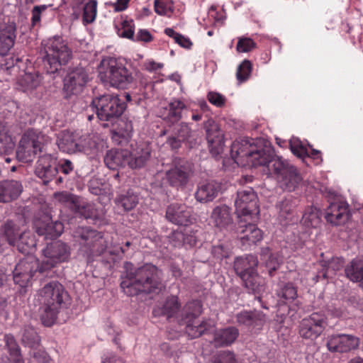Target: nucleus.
I'll use <instances>...</instances> for the list:
<instances>
[{
	"mask_svg": "<svg viewBox=\"0 0 363 363\" xmlns=\"http://www.w3.org/2000/svg\"><path fill=\"white\" fill-rule=\"evenodd\" d=\"M258 260L256 256L247 255L245 257H237L234 261V270L242 280L256 272Z\"/></svg>",
	"mask_w": 363,
	"mask_h": 363,
	"instance_id": "b1692460",
	"label": "nucleus"
},
{
	"mask_svg": "<svg viewBox=\"0 0 363 363\" xmlns=\"http://www.w3.org/2000/svg\"><path fill=\"white\" fill-rule=\"evenodd\" d=\"M276 295L280 304H287L297 298V288L291 282L281 283L276 290Z\"/></svg>",
	"mask_w": 363,
	"mask_h": 363,
	"instance_id": "473e14b6",
	"label": "nucleus"
},
{
	"mask_svg": "<svg viewBox=\"0 0 363 363\" xmlns=\"http://www.w3.org/2000/svg\"><path fill=\"white\" fill-rule=\"evenodd\" d=\"M98 144L94 135H82L77 138V152H84L87 155L96 152Z\"/></svg>",
	"mask_w": 363,
	"mask_h": 363,
	"instance_id": "e433bc0d",
	"label": "nucleus"
},
{
	"mask_svg": "<svg viewBox=\"0 0 363 363\" xmlns=\"http://www.w3.org/2000/svg\"><path fill=\"white\" fill-rule=\"evenodd\" d=\"M250 217L240 218L237 232L242 247L256 244L262 239V230L248 220Z\"/></svg>",
	"mask_w": 363,
	"mask_h": 363,
	"instance_id": "2eb2a0df",
	"label": "nucleus"
},
{
	"mask_svg": "<svg viewBox=\"0 0 363 363\" xmlns=\"http://www.w3.org/2000/svg\"><path fill=\"white\" fill-rule=\"evenodd\" d=\"M2 235L10 245L15 246L21 236L18 225L12 220H7L1 227Z\"/></svg>",
	"mask_w": 363,
	"mask_h": 363,
	"instance_id": "58836bf2",
	"label": "nucleus"
},
{
	"mask_svg": "<svg viewBox=\"0 0 363 363\" xmlns=\"http://www.w3.org/2000/svg\"><path fill=\"white\" fill-rule=\"evenodd\" d=\"M231 157L238 164H251L253 167H267L274 154L270 145L258 147L249 139H242L233 143Z\"/></svg>",
	"mask_w": 363,
	"mask_h": 363,
	"instance_id": "7ed1b4c3",
	"label": "nucleus"
},
{
	"mask_svg": "<svg viewBox=\"0 0 363 363\" xmlns=\"http://www.w3.org/2000/svg\"><path fill=\"white\" fill-rule=\"evenodd\" d=\"M242 281L248 291L254 294H261L266 290V281L257 271L242 279Z\"/></svg>",
	"mask_w": 363,
	"mask_h": 363,
	"instance_id": "c9c22d12",
	"label": "nucleus"
},
{
	"mask_svg": "<svg viewBox=\"0 0 363 363\" xmlns=\"http://www.w3.org/2000/svg\"><path fill=\"white\" fill-rule=\"evenodd\" d=\"M280 262L281 259L277 255H270L269 259L266 262V267L268 268L270 276H272L274 272L279 268Z\"/></svg>",
	"mask_w": 363,
	"mask_h": 363,
	"instance_id": "69168bd1",
	"label": "nucleus"
},
{
	"mask_svg": "<svg viewBox=\"0 0 363 363\" xmlns=\"http://www.w3.org/2000/svg\"><path fill=\"white\" fill-rule=\"evenodd\" d=\"M255 47V43L249 38H240L238 40L236 50L239 52L251 51Z\"/></svg>",
	"mask_w": 363,
	"mask_h": 363,
	"instance_id": "bf43d9fd",
	"label": "nucleus"
},
{
	"mask_svg": "<svg viewBox=\"0 0 363 363\" xmlns=\"http://www.w3.org/2000/svg\"><path fill=\"white\" fill-rule=\"evenodd\" d=\"M322 266L325 268V272L323 276L325 277H329L335 274V272L340 270L343 266V262L340 258H332L328 262H323Z\"/></svg>",
	"mask_w": 363,
	"mask_h": 363,
	"instance_id": "3c124183",
	"label": "nucleus"
},
{
	"mask_svg": "<svg viewBox=\"0 0 363 363\" xmlns=\"http://www.w3.org/2000/svg\"><path fill=\"white\" fill-rule=\"evenodd\" d=\"M40 265L38 260L33 256H28L21 259L16 265L13 272L21 273L24 280L32 279L34 274L38 270L40 272Z\"/></svg>",
	"mask_w": 363,
	"mask_h": 363,
	"instance_id": "7c9ffc66",
	"label": "nucleus"
},
{
	"mask_svg": "<svg viewBox=\"0 0 363 363\" xmlns=\"http://www.w3.org/2000/svg\"><path fill=\"white\" fill-rule=\"evenodd\" d=\"M48 9V6L45 4L35 6L31 11V19L30 24L32 27L39 26L41 21L42 12L45 11Z\"/></svg>",
	"mask_w": 363,
	"mask_h": 363,
	"instance_id": "13d9d810",
	"label": "nucleus"
},
{
	"mask_svg": "<svg viewBox=\"0 0 363 363\" xmlns=\"http://www.w3.org/2000/svg\"><path fill=\"white\" fill-rule=\"evenodd\" d=\"M97 118L102 121L113 123L123 113L125 104L117 95L105 94L92 101Z\"/></svg>",
	"mask_w": 363,
	"mask_h": 363,
	"instance_id": "1a4fd4ad",
	"label": "nucleus"
},
{
	"mask_svg": "<svg viewBox=\"0 0 363 363\" xmlns=\"http://www.w3.org/2000/svg\"><path fill=\"white\" fill-rule=\"evenodd\" d=\"M168 107V113L165 118L172 123L179 121L182 118V111L186 108L183 101L175 99L169 103Z\"/></svg>",
	"mask_w": 363,
	"mask_h": 363,
	"instance_id": "79ce46f5",
	"label": "nucleus"
},
{
	"mask_svg": "<svg viewBox=\"0 0 363 363\" xmlns=\"http://www.w3.org/2000/svg\"><path fill=\"white\" fill-rule=\"evenodd\" d=\"M97 0H89L84 5L82 14V22L84 25L90 24L95 21L97 15Z\"/></svg>",
	"mask_w": 363,
	"mask_h": 363,
	"instance_id": "49530a36",
	"label": "nucleus"
},
{
	"mask_svg": "<svg viewBox=\"0 0 363 363\" xmlns=\"http://www.w3.org/2000/svg\"><path fill=\"white\" fill-rule=\"evenodd\" d=\"M359 343V339L354 335H332L327 337L326 346L332 352H347L356 349Z\"/></svg>",
	"mask_w": 363,
	"mask_h": 363,
	"instance_id": "a211bd4d",
	"label": "nucleus"
},
{
	"mask_svg": "<svg viewBox=\"0 0 363 363\" xmlns=\"http://www.w3.org/2000/svg\"><path fill=\"white\" fill-rule=\"evenodd\" d=\"M50 357L45 351L33 352L29 359V363H49Z\"/></svg>",
	"mask_w": 363,
	"mask_h": 363,
	"instance_id": "e2e57ef3",
	"label": "nucleus"
},
{
	"mask_svg": "<svg viewBox=\"0 0 363 363\" xmlns=\"http://www.w3.org/2000/svg\"><path fill=\"white\" fill-rule=\"evenodd\" d=\"M192 175L190 164L184 160H177L165 172V179L168 184L177 189H184Z\"/></svg>",
	"mask_w": 363,
	"mask_h": 363,
	"instance_id": "f8f14e48",
	"label": "nucleus"
},
{
	"mask_svg": "<svg viewBox=\"0 0 363 363\" xmlns=\"http://www.w3.org/2000/svg\"><path fill=\"white\" fill-rule=\"evenodd\" d=\"M151 147L147 144H140L129 152L128 166L132 169L143 167L151 157Z\"/></svg>",
	"mask_w": 363,
	"mask_h": 363,
	"instance_id": "393cba45",
	"label": "nucleus"
},
{
	"mask_svg": "<svg viewBox=\"0 0 363 363\" xmlns=\"http://www.w3.org/2000/svg\"><path fill=\"white\" fill-rule=\"evenodd\" d=\"M58 173L56 157L51 154L40 155L35 168V175L43 180L45 184L49 183Z\"/></svg>",
	"mask_w": 363,
	"mask_h": 363,
	"instance_id": "dca6fc26",
	"label": "nucleus"
},
{
	"mask_svg": "<svg viewBox=\"0 0 363 363\" xmlns=\"http://www.w3.org/2000/svg\"><path fill=\"white\" fill-rule=\"evenodd\" d=\"M77 138L76 134L63 131L58 135L56 143L62 152L75 153L77 152Z\"/></svg>",
	"mask_w": 363,
	"mask_h": 363,
	"instance_id": "2f4dec72",
	"label": "nucleus"
},
{
	"mask_svg": "<svg viewBox=\"0 0 363 363\" xmlns=\"http://www.w3.org/2000/svg\"><path fill=\"white\" fill-rule=\"evenodd\" d=\"M36 233L39 235H43L46 239L60 236L64 230L63 224L58 221H52L50 218L46 216L42 221H38L35 224Z\"/></svg>",
	"mask_w": 363,
	"mask_h": 363,
	"instance_id": "4be33fe9",
	"label": "nucleus"
},
{
	"mask_svg": "<svg viewBox=\"0 0 363 363\" xmlns=\"http://www.w3.org/2000/svg\"><path fill=\"white\" fill-rule=\"evenodd\" d=\"M99 78L106 85L127 89L134 81L133 73L119 60L108 57L99 67Z\"/></svg>",
	"mask_w": 363,
	"mask_h": 363,
	"instance_id": "39448f33",
	"label": "nucleus"
},
{
	"mask_svg": "<svg viewBox=\"0 0 363 363\" xmlns=\"http://www.w3.org/2000/svg\"><path fill=\"white\" fill-rule=\"evenodd\" d=\"M4 341L10 356L13 359L14 363H23L20 352V347L13 336L10 334L5 335Z\"/></svg>",
	"mask_w": 363,
	"mask_h": 363,
	"instance_id": "c03bdc74",
	"label": "nucleus"
},
{
	"mask_svg": "<svg viewBox=\"0 0 363 363\" xmlns=\"http://www.w3.org/2000/svg\"><path fill=\"white\" fill-rule=\"evenodd\" d=\"M220 189V183L213 180L199 182L194 193V198L201 203L211 202L217 197Z\"/></svg>",
	"mask_w": 363,
	"mask_h": 363,
	"instance_id": "aec40b11",
	"label": "nucleus"
},
{
	"mask_svg": "<svg viewBox=\"0 0 363 363\" xmlns=\"http://www.w3.org/2000/svg\"><path fill=\"white\" fill-rule=\"evenodd\" d=\"M16 39V26L4 25L0 28V55H6L13 48Z\"/></svg>",
	"mask_w": 363,
	"mask_h": 363,
	"instance_id": "cd10ccee",
	"label": "nucleus"
},
{
	"mask_svg": "<svg viewBox=\"0 0 363 363\" xmlns=\"http://www.w3.org/2000/svg\"><path fill=\"white\" fill-rule=\"evenodd\" d=\"M350 216L349 206L346 202L338 201L331 203L326 208L325 218L333 225L345 224Z\"/></svg>",
	"mask_w": 363,
	"mask_h": 363,
	"instance_id": "6ab92c4d",
	"label": "nucleus"
},
{
	"mask_svg": "<svg viewBox=\"0 0 363 363\" xmlns=\"http://www.w3.org/2000/svg\"><path fill=\"white\" fill-rule=\"evenodd\" d=\"M278 211L279 218L283 225H287L292 220L293 211L295 208L294 199L291 197H286L278 201L276 204Z\"/></svg>",
	"mask_w": 363,
	"mask_h": 363,
	"instance_id": "72a5a7b5",
	"label": "nucleus"
},
{
	"mask_svg": "<svg viewBox=\"0 0 363 363\" xmlns=\"http://www.w3.org/2000/svg\"><path fill=\"white\" fill-rule=\"evenodd\" d=\"M266 168L267 174L277 175L281 188L286 191H294L301 182L302 178L297 169L275 154L269 160Z\"/></svg>",
	"mask_w": 363,
	"mask_h": 363,
	"instance_id": "0eeeda50",
	"label": "nucleus"
},
{
	"mask_svg": "<svg viewBox=\"0 0 363 363\" xmlns=\"http://www.w3.org/2000/svg\"><path fill=\"white\" fill-rule=\"evenodd\" d=\"M289 145L291 152L298 157H304L308 155L306 147L302 145L299 140L296 138L291 139Z\"/></svg>",
	"mask_w": 363,
	"mask_h": 363,
	"instance_id": "6e6d98bb",
	"label": "nucleus"
},
{
	"mask_svg": "<svg viewBox=\"0 0 363 363\" xmlns=\"http://www.w3.org/2000/svg\"><path fill=\"white\" fill-rule=\"evenodd\" d=\"M213 363H237V361L233 352L223 351L214 356Z\"/></svg>",
	"mask_w": 363,
	"mask_h": 363,
	"instance_id": "052dcab7",
	"label": "nucleus"
},
{
	"mask_svg": "<svg viewBox=\"0 0 363 363\" xmlns=\"http://www.w3.org/2000/svg\"><path fill=\"white\" fill-rule=\"evenodd\" d=\"M118 35L122 38L133 39V37H134L133 27L128 21H124L122 23L121 31L118 33Z\"/></svg>",
	"mask_w": 363,
	"mask_h": 363,
	"instance_id": "338daca9",
	"label": "nucleus"
},
{
	"mask_svg": "<svg viewBox=\"0 0 363 363\" xmlns=\"http://www.w3.org/2000/svg\"><path fill=\"white\" fill-rule=\"evenodd\" d=\"M165 218L177 225H188L194 220L191 208L184 203H171L167 207Z\"/></svg>",
	"mask_w": 363,
	"mask_h": 363,
	"instance_id": "f3484780",
	"label": "nucleus"
},
{
	"mask_svg": "<svg viewBox=\"0 0 363 363\" xmlns=\"http://www.w3.org/2000/svg\"><path fill=\"white\" fill-rule=\"evenodd\" d=\"M238 335V328L233 326L227 327L215 332L213 342L216 347H227L232 345Z\"/></svg>",
	"mask_w": 363,
	"mask_h": 363,
	"instance_id": "c756f323",
	"label": "nucleus"
},
{
	"mask_svg": "<svg viewBox=\"0 0 363 363\" xmlns=\"http://www.w3.org/2000/svg\"><path fill=\"white\" fill-rule=\"evenodd\" d=\"M257 196L254 190L247 187L239 190L235 201V211L238 218L252 217L259 213Z\"/></svg>",
	"mask_w": 363,
	"mask_h": 363,
	"instance_id": "ddd939ff",
	"label": "nucleus"
},
{
	"mask_svg": "<svg viewBox=\"0 0 363 363\" xmlns=\"http://www.w3.org/2000/svg\"><path fill=\"white\" fill-rule=\"evenodd\" d=\"M45 55L43 61L46 72L55 74L60 70L72 57V50L67 43L60 36L56 35L42 42Z\"/></svg>",
	"mask_w": 363,
	"mask_h": 363,
	"instance_id": "20e7f679",
	"label": "nucleus"
},
{
	"mask_svg": "<svg viewBox=\"0 0 363 363\" xmlns=\"http://www.w3.org/2000/svg\"><path fill=\"white\" fill-rule=\"evenodd\" d=\"M38 300L41 305L42 323L50 327L55 323L60 309L69 304V295L62 284L51 281L38 291Z\"/></svg>",
	"mask_w": 363,
	"mask_h": 363,
	"instance_id": "f03ea898",
	"label": "nucleus"
},
{
	"mask_svg": "<svg viewBox=\"0 0 363 363\" xmlns=\"http://www.w3.org/2000/svg\"><path fill=\"white\" fill-rule=\"evenodd\" d=\"M186 323V333L192 338H196L202 335L205 330H206V323L204 322L201 323L199 325L191 324L190 322Z\"/></svg>",
	"mask_w": 363,
	"mask_h": 363,
	"instance_id": "5fc2aeb1",
	"label": "nucleus"
},
{
	"mask_svg": "<svg viewBox=\"0 0 363 363\" xmlns=\"http://www.w3.org/2000/svg\"><path fill=\"white\" fill-rule=\"evenodd\" d=\"M210 218L214 226L220 230L227 228L233 222L231 208L225 204L215 206Z\"/></svg>",
	"mask_w": 363,
	"mask_h": 363,
	"instance_id": "5701e85b",
	"label": "nucleus"
},
{
	"mask_svg": "<svg viewBox=\"0 0 363 363\" xmlns=\"http://www.w3.org/2000/svg\"><path fill=\"white\" fill-rule=\"evenodd\" d=\"M236 320L240 325L261 328L266 323V315L260 311H244L236 315Z\"/></svg>",
	"mask_w": 363,
	"mask_h": 363,
	"instance_id": "a878e982",
	"label": "nucleus"
},
{
	"mask_svg": "<svg viewBox=\"0 0 363 363\" xmlns=\"http://www.w3.org/2000/svg\"><path fill=\"white\" fill-rule=\"evenodd\" d=\"M347 277L353 282L359 283L363 290V258L353 259L345 269Z\"/></svg>",
	"mask_w": 363,
	"mask_h": 363,
	"instance_id": "f704fd0d",
	"label": "nucleus"
},
{
	"mask_svg": "<svg viewBox=\"0 0 363 363\" xmlns=\"http://www.w3.org/2000/svg\"><path fill=\"white\" fill-rule=\"evenodd\" d=\"M138 196L132 190H128L116 199L117 205L123 207L125 211H130L134 208L138 203Z\"/></svg>",
	"mask_w": 363,
	"mask_h": 363,
	"instance_id": "a19ab883",
	"label": "nucleus"
},
{
	"mask_svg": "<svg viewBox=\"0 0 363 363\" xmlns=\"http://www.w3.org/2000/svg\"><path fill=\"white\" fill-rule=\"evenodd\" d=\"M202 313L201 303L198 300H194L187 303L183 308L182 320L185 323L191 322L193 319L199 317Z\"/></svg>",
	"mask_w": 363,
	"mask_h": 363,
	"instance_id": "ea45409f",
	"label": "nucleus"
},
{
	"mask_svg": "<svg viewBox=\"0 0 363 363\" xmlns=\"http://www.w3.org/2000/svg\"><path fill=\"white\" fill-rule=\"evenodd\" d=\"M21 90L24 92H28L36 89L40 84L38 77L32 74L26 73L18 81Z\"/></svg>",
	"mask_w": 363,
	"mask_h": 363,
	"instance_id": "de8ad7c7",
	"label": "nucleus"
},
{
	"mask_svg": "<svg viewBox=\"0 0 363 363\" xmlns=\"http://www.w3.org/2000/svg\"><path fill=\"white\" fill-rule=\"evenodd\" d=\"M11 146V137L7 134L5 127L0 123V155L6 153Z\"/></svg>",
	"mask_w": 363,
	"mask_h": 363,
	"instance_id": "864d4df0",
	"label": "nucleus"
},
{
	"mask_svg": "<svg viewBox=\"0 0 363 363\" xmlns=\"http://www.w3.org/2000/svg\"><path fill=\"white\" fill-rule=\"evenodd\" d=\"M184 232L176 230L169 236V242L175 247L184 246Z\"/></svg>",
	"mask_w": 363,
	"mask_h": 363,
	"instance_id": "680f3d73",
	"label": "nucleus"
},
{
	"mask_svg": "<svg viewBox=\"0 0 363 363\" xmlns=\"http://www.w3.org/2000/svg\"><path fill=\"white\" fill-rule=\"evenodd\" d=\"M15 246L23 254H30L36 246L34 235L30 231H23Z\"/></svg>",
	"mask_w": 363,
	"mask_h": 363,
	"instance_id": "4c0bfd02",
	"label": "nucleus"
},
{
	"mask_svg": "<svg viewBox=\"0 0 363 363\" xmlns=\"http://www.w3.org/2000/svg\"><path fill=\"white\" fill-rule=\"evenodd\" d=\"M302 220L307 227L317 228L321 222V211L315 207H308L303 215Z\"/></svg>",
	"mask_w": 363,
	"mask_h": 363,
	"instance_id": "37998d69",
	"label": "nucleus"
},
{
	"mask_svg": "<svg viewBox=\"0 0 363 363\" xmlns=\"http://www.w3.org/2000/svg\"><path fill=\"white\" fill-rule=\"evenodd\" d=\"M121 287L130 296L143 293L158 294L164 288L162 272L155 265L145 264L127 272L125 278L121 283Z\"/></svg>",
	"mask_w": 363,
	"mask_h": 363,
	"instance_id": "f257e3e1",
	"label": "nucleus"
},
{
	"mask_svg": "<svg viewBox=\"0 0 363 363\" xmlns=\"http://www.w3.org/2000/svg\"><path fill=\"white\" fill-rule=\"evenodd\" d=\"M58 172L65 175L69 174L74 170L73 163L69 160H62L57 165Z\"/></svg>",
	"mask_w": 363,
	"mask_h": 363,
	"instance_id": "774afa93",
	"label": "nucleus"
},
{
	"mask_svg": "<svg viewBox=\"0 0 363 363\" xmlns=\"http://www.w3.org/2000/svg\"><path fill=\"white\" fill-rule=\"evenodd\" d=\"M327 325V318L324 313H313L301 321L299 334L304 339L314 340L322 334Z\"/></svg>",
	"mask_w": 363,
	"mask_h": 363,
	"instance_id": "4468645a",
	"label": "nucleus"
},
{
	"mask_svg": "<svg viewBox=\"0 0 363 363\" xmlns=\"http://www.w3.org/2000/svg\"><path fill=\"white\" fill-rule=\"evenodd\" d=\"M43 259L40 264V272L49 270L58 264L67 262L71 255L68 244L61 240L48 243L42 250Z\"/></svg>",
	"mask_w": 363,
	"mask_h": 363,
	"instance_id": "9d476101",
	"label": "nucleus"
},
{
	"mask_svg": "<svg viewBox=\"0 0 363 363\" xmlns=\"http://www.w3.org/2000/svg\"><path fill=\"white\" fill-rule=\"evenodd\" d=\"M191 129L189 124L184 122L179 123L177 128V135L182 140L189 138L191 136Z\"/></svg>",
	"mask_w": 363,
	"mask_h": 363,
	"instance_id": "0e129e2a",
	"label": "nucleus"
},
{
	"mask_svg": "<svg viewBox=\"0 0 363 363\" xmlns=\"http://www.w3.org/2000/svg\"><path fill=\"white\" fill-rule=\"evenodd\" d=\"M50 138L42 132L28 129L21 136L16 150V158L23 163L32 162L45 146L50 143Z\"/></svg>",
	"mask_w": 363,
	"mask_h": 363,
	"instance_id": "423d86ee",
	"label": "nucleus"
},
{
	"mask_svg": "<svg viewBox=\"0 0 363 363\" xmlns=\"http://www.w3.org/2000/svg\"><path fill=\"white\" fill-rule=\"evenodd\" d=\"M23 185L20 181L6 179L0 181V203L11 202L21 194Z\"/></svg>",
	"mask_w": 363,
	"mask_h": 363,
	"instance_id": "412c9836",
	"label": "nucleus"
},
{
	"mask_svg": "<svg viewBox=\"0 0 363 363\" xmlns=\"http://www.w3.org/2000/svg\"><path fill=\"white\" fill-rule=\"evenodd\" d=\"M180 304L179 303L178 297L172 296L168 297L161 308V314L166 315L167 318L174 317L179 311Z\"/></svg>",
	"mask_w": 363,
	"mask_h": 363,
	"instance_id": "a18cd8bd",
	"label": "nucleus"
},
{
	"mask_svg": "<svg viewBox=\"0 0 363 363\" xmlns=\"http://www.w3.org/2000/svg\"><path fill=\"white\" fill-rule=\"evenodd\" d=\"M129 152L125 150H111L107 152L104 162L111 169L128 165Z\"/></svg>",
	"mask_w": 363,
	"mask_h": 363,
	"instance_id": "c85d7f7f",
	"label": "nucleus"
},
{
	"mask_svg": "<svg viewBox=\"0 0 363 363\" xmlns=\"http://www.w3.org/2000/svg\"><path fill=\"white\" fill-rule=\"evenodd\" d=\"M22 341L29 347H35L40 342V337L33 327H26L22 335Z\"/></svg>",
	"mask_w": 363,
	"mask_h": 363,
	"instance_id": "603ef678",
	"label": "nucleus"
},
{
	"mask_svg": "<svg viewBox=\"0 0 363 363\" xmlns=\"http://www.w3.org/2000/svg\"><path fill=\"white\" fill-rule=\"evenodd\" d=\"M208 143L212 147H220L223 145V133L216 121L210 118L203 123Z\"/></svg>",
	"mask_w": 363,
	"mask_h": 363,
	"instance_id": "bb28decb",
	"label": "nucleus"
},
{
	"mask_svg": "<svg viewBox=\"0 0 363 363\" xmlns=\"http://www.w3.org/2000/svg\"><path fill=\"white\" fill-rule=\"evenodd\" d=\"M73 237L80 245V250L88 256L100 255L108 247V242L103 234L89 227L77 228Z\"/></svg>",
	"mask_w": 363,
	"mask_h": 363,
	"instance_id": "6e6552de",
	"label": "nucleus"
},
{
	"mask_svg": "<svg viewBox=\"0 0 363 363\" xmlns=\"http://www.w3.org/2000/svg\"><path fill=\"white\" fill-rule=\"evenodd\" d=\"M89 74L84 67L78 66L69 69L63 80L62 92L65 99L80 94L89 82Z\"/></svg>",
	"mask_w": 363,
	"mask_h": 363,
	"instance_id": "9b49d317",
	"label": "nucleus"
},
{
	"mask_svg": "<svg viewBox=\"0 0 363 363\" xmlns=\"http://www.w3.org/2000/svg\"><path fill=\"white\" fill-rule=\"evenodd\" d=\"M252 65L248 60H244L238 67L236 72V78L239 84L247 81L251 74Z\"/></svg>",
	"mask_w": 363,
	"mask_h": 363,
	"instance_id": "09e8293b",
	"label": "nucleus"
},
{
	"mask_svg": "<svg viewBox=\"0 0 363 363\" xmlns=\"http://www.w3.org/2000/svg\"><path fill=\"white\" fill-rule=\"evenodd\" d=\"M154 7L155 11L160 16H170L174 11L172 0H155Z\"/></svg>",
	"mask_w": 363,
	"mask_h": 363,
	"instance_id": "8fccbe9b",
	"label": "nucleus"
},
{
	"mask_svg": "<svg viewBox=\"0 0 363 363\" xmlns=\"http://www.w3.org/2000/svg\"><path fill=\"white\" fill-rule=\"evenodd\" d=\"M206 97L212 105L218 108L223 107L227 101L225 96L216 91H209Z\"/></svg>",
	"mask_w": 363,
	"mask_h": 363,
	"instance_id": "4d7b16f0",
	"label": "nucleus"
}]
</instances>
